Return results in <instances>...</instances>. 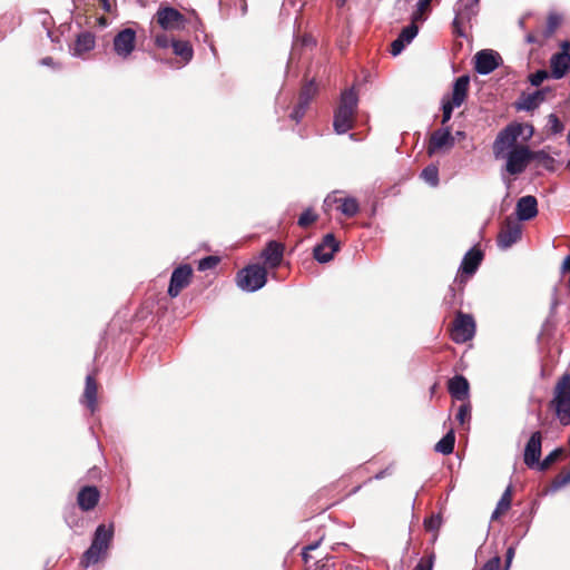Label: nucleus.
I'll list each match as a JSON object with an SVG mask.
<instances>
[{
    "instance_id": "nucleus-7",
    "label": "nucleus",
    "mask_w": 570,
    "mask_h": 570,
    "mask_svg": "<svg viewBox=\"0 0 570 570\" xmlns=\"http://www.w3.org/2000/svg\"><path fill=\"white\" fill-rule=\"evenodd\" d=\"M532 151L527 146H517L510 149L507 155L505 169L510 175H519L531 161Z\"/></svg>"
},
{
    "instance_id": "nucleus-60",
    "label": "nucleus",
    "mask_w": 570,
    "mask_h": 570,
    "mask_svg": "<svg viewBox=\"0 0 570 570\" xmlns=\"http://www.w3.org/2000/svg\"><path fill=\"white\" fill-rule=\"evenodd\" d=\"M240 1H242V8H240L242 16H244L247 12V4H246L245 0H240Z\"/></svg>"
},
{
    "instance_id": "nucleus-45",
    "label": "nucleus",
    "mask_w": 570,
    "mask_h": 570,
    "mask_svg": "<svg viewBox=\"0 0 570 570\" xmlns=\"http://www.w3.org/2000/svg\"><path fill=\"white\" fill-rule=\"evenodd\" d=\"M171 41L166 33H158L155 36V45L159 48H168L171 46Z\"/></svg>"
},
{
    "instance_id": "nucleus-19",
    "label": "nucleus",
    "mask_w": 570,
    "mask_h": 570,
    "mask_svg": "<svg viewBox=\"0 0 570 570\" xmlns=\"http://www.w3.org/2000/svg\"><path fill=\"white\" fill-rule=\"evenodd\" d=\"M550 91V88H543L531 94H522L520 101L517 105L518 109L525 111L534 110L546 100V96Z\"/></svg>"
},
{
    "instance_id": "nucleus-37",
    "label": "nucleus",
    "mask_w": 570,
    "mask_h": 570,
    "mask_svg": "<svg viewBox=\"0 0 570 570\" xmlns=\"http://www.w3.org/2000/svg\"><path fill=\"white\" fill-rule=\"evenodd\" d=\"M317 215L315 213H313V210L311 208H307L306 210H304L301 216L298 217V222L297 224L301 226V227H308L311 224H313L314 222H316L317 219Z\"/></svg>"
},
{
    "instance_id": "nucleus-9",
    "label": "nucleus",
    "mask_w": 570,
    "mask_h": 570,
    "mask_svg": "<svg viewBox=\"0 0 570 570\" xmlns=\"http://www.w3.org/2000/svg\"><path fill=\"white\" fill-rule=\"evenodd\" d=\"M474 69L479 75L487 76L494 71L503 60L499 52L492 49H483L474 56Z\"/></svg>"
},
{
    "instance_id": "nucleus-61",
    "label": "nucleus",
    "mask_w": 570,
    "mask_h": 570,
    "mask_svg": "<svg viewBox=\"0 0 570 570\" xmlns=\"http://www.w3.org/2000/svg\"><path fill=\"white\" fill-rule=\"evenodd\" d=\"M99 1L104 4L105 10L109 11V9H110L109 0H99Z\"/></svg>"
},
{
    "instance_id": "nucleus-31",
    "label": "nucleus",
    "mask_w": 570,
    "mask_h": 570,
    "mask_svg": "<svg viewBox=\"0 0 570 570\" xmlns=\"http://www.w3.org/2000/svg\"><path fill=\"white\" fill-rule=\"evenodd\" d=\"M479 1L480 0H468L466 2H463V0H461L458 3V16L470 19L472 16L476 13V7L479 4Z\"/></svg>"
},
{
    "instance_id": "nucleus-6",
    "label": "nucleus",
    "mask_w": 570,
    "mask_h": 570,
    "mask_svg": "<svg viewBox=\"0 0 570 570\" xmlns=\"http://www.w3.org/2000/svg\"><path fill=\"white\" fill-rule=\"evenodd\" d=\"M522 125L513 122L504 127L497 136L493 142V151L495 157L502 156V154L515 147L518 138L522 135Z\"/></svg>"
},
{
    "instance_id": "nucleus-38",
    "label": "nucleus",
    "mask_w": 570,
    "mask_h": 570,
    "mask_svg": "<svg viewBox=\"0 0 570 570\" xmlns=\"http://www.w3.org/2000/svg\"><path fill=\"white\" fill-rule=\"evenodd\" d=\"M219 257L218 256H213V255H209V256H206L202 259H199L198 262V271H207V269H212L214 267H216L219 263Z\"/></svg>"
},
{
    "instance_id": "nucleus-33",
    "label": "nucleus",
    "mask_w": 570,
    "mask_h": 570,
    "mask_svg": "<svg viewBox=\"0 0 570 570\" xmlns=\"http://www.w3.org/2000/svg\"><path fill=\"white\" fill-rule=\"evenodd\" d=\"M563 453L561 448L551 451L542 461L539 460V464H535V469L539 471L548 470L552 463H554Z\"/></svg>"
},
{
    "instance_id": "nucleus-3",
    "label": "nucleus",
    "mask_w": 570,
    "mask_h": 570,
    "mask_svg": "<svg viewBox=\"0 0 570 570\" xmlns=\"http://www.w3.org/2000/svg\"><path fill=\"white\" fill-rule=\"evenodd\" d=\"M470 77L466 75L460 76L453 83L451 95H444L441 100L442 109V125H445L452 117L454 108H459L468 97Z\"/></svg>"
},
{
    "instance_id": "nucleus-40",
    "label": "nucleus",
    "mask_w": 570,
    "mask_h": 570,
    "mask_svg": "<svg viewBox=\"0 0 570 570\" xmlns=\"http://www.w3.org/2000/svg\"><path fill=\"white\" fill-rule=\"evenodd\" d=\"M548 126L550 128V131L554 135L562 132V130L564 129L563 124L556 114H550L548 116Z\"/></svg>"
},
{
    "instance_id": "nucleus-16",
    "label": "nucleus",
    "mask_w": 570,
    "mask_h": 570,
    "mask_svg": "<svg viewBox=\"0 0 570 570\" xmlns=\"http://www.w3.org/2000/svg\"><path fill=\"white\" fill-rule=\"evenodd\" d=\"M518 220L525 222L538 215V202L532 195H527L518 199L515 205Z\"/></svg>"
},
{
    "instance_id": "nucleus-48",
    "label": "nucleus",
    "mask_w": 570,
    "mask_h": 570,
    "mask_svg": "<svg viewBox=\"0 0 570 570\" xmlns=\"http://www.w3.org/2000/svg\"><path fill=\"white\" fill-rule=\"evenodd\" d=\"M331 557H326L323 560H318L314 563L313 570H333L334 563H330Z\"/></svg>"
},
{
    "instance_id": "nucleus-22",
    "label": "nucleus",
    "mask_w": 570,
    "mask_h": 570,
    "mask_svg": "<svg viewBox=\"0 0 570 570\" xmlns=\"http://www.w3.org/2000/svg\"><path fill=\"white\" fill-rule=\"evenodd\" d=\"M449 392L452 397L463 401L469 395V382L462 375H455L449 381Z\"/></svg>"
},
{
    "instance_id": "nucleus-55",
    "label": "nucleus",
    "mask_w": 570,
    "mask_h": 570,
    "mask_svg": "<svg viewBox=\"0 0 570 570\" xmlns=\"http://www.w3.org/2000/svg\"><path fill=\"white\" fill-rule=\"evenodd\" d=\"M320 544H321V540L315 541L304 548H305V551H313V550L317 549L320 547Z\"/></svg>"
},
{
    "instance_id": "nucleus-4",
    "label": "nucleus",
    "mask_w": 570,
    "mask_h": 570,
    "mask_svg": "<svg viewBox=\"0 0 570 570\" xmlns=\"http://www.w3.org/2000/svg\"><path fill=\"white\" fill-rule=\"evenodd\" d=\"M267 282V271L259 264H253L240 269L236 275L237 286L244 292H256Z\"/></svg>"
},
{
    "instance_id": "nucleus-64",
    "label": "nucleus",
    "mask_w": 570,
    "mask_h": 570,
    "mask_svg": "<svg viewBox=\"0 0 570 570\" xmlns=\"http://www.w3.org/2000/svg\"><path fill=\"white\" fill-rule=\"evenodd\" d=\"M456 136L458 137H464V132L463 131H456Z\"/></svg>"
},
{
    "instance_id": "nucleus-57",
    "label": "nucleus",
    "mask_w": 570,
    "mask_h": 570,
    "mask_svg": "<svg viewBox=\"0 0 570 570\" xmlns=\"http://www.w3.org/2000/svg\"><path fill=\"white\" fill-rule=\"evenodd\" d=\"M302 559L305 561V562H308V560L311 559V556L308 554V551H305V548L303 549L302 551Z\"/></svg>"
},
{
    "instance_id": "nucleus-32",
    "label": "nucleus",
    "mask_w": 570,
    "mask_h": 570,
    "mask_svg": "<svg viewBox=\"0 0 570 570\" xmlns=\"http://www.w3.org/2000/svg\"><path fill=\"white\" fill-rule=\"evenodd\" d=\"M421 177L424 179L426 184L432 187H436L439 185V169L435 165L426 166L422 173Z\"/></svg>"
},
{
    "instance_id": "nucleus-34",
    "label": "nucleus",
    "mask_w": 570,
    "mask_h": 570,
    "mask_svg": "<svg viewBox=\"0 0 570 570\" xmlns=\"http://www.w3.org/2000/svg\"><path fill=\"white\" fill-rule=\"evenodd\" d=\"M316 86L314 83V80H311L308 83H306L301 92H299V98H298V102L299 104H303L304 106H307L309 105L312 98L314 97V95L316 94Z\"/></svg>"
},
{
    "instance_id": "nucleus-35",
    "label": "nucleus",
    "mask_w": 570,
    "mask_h": 570,
    "mask_svg": "<svg viewBox=\"0 0 570 570\" xmlns=\"http://www.w3.org/2000/svg\"><path fill=\"white\" fill-rule=\"evenodd\" d=\"M419 32V27L415 23H410L404 27L397 36L406 45L411 43Z\"/></svg>"
},
{
    "instance_id": "nucleus-58",
    "label": "nucleus",
    "mask_w": 570,
    "mask_h": 570,
    "mask_svg": "<svg viewBox=\"0 0 570 570\" xmlns=\"http://www.w3.org/2000/svg\"><path fill=\"white\" fill-rule=\"evenodd\" d=\"M561 48H562V51H561V52H569L570 43H569L568 41H564V42L561 45Z\"/></svg>"
},
{
    "instance_id": "nucleus-47",
    "label": "nucleus",
    "mask_w": 570,
    "mask_h": 570,
    "mask_svg": "<svg viewBox=\"0 0 570 570\" xmlns=\"http://www.w3.org/2000/svg\"><path fill=\"white\" fill-rule=\"evenodd\" d=\"M500 563H501L500 557L495 556V557L491 558L490 560H488L483 564V567L479 570H500Z\"/></svg>"
},
{
    "instance_id": "nucleus-52",
    "label": "nucleus",
    "mask_w": 570,
    "mask_h": 570,
    "mask_svg": "<svg viewBox=\"0 0 570 570\" xmlns=\"http://www.w3.org/2000/svg\"><path fill=\"white\" fill-rule=\"evenodd\" d=\"M432 0H419L417 3H416V9L419 11H425L429 9L430 7V3H431Z\"/></svg>"
},
{
    "instance_id": "nucleus-28",
    "label": "nucleus",
    "mask_w": 570,
    "mask_h": 570,
    "mask_svg": "<svg viewBox=\"0 0 570 570\" xmlns=\"http://www.w3.org/2000/svg\"><path fill=\"white\" fill-rule=\"evenodd\" d=\"M554 397H564L570 400V373L562 374L553 389Z\"/></svg>"
},
{
    "instance_id": "nucleus-23",
    "label": "nucleus",
    "mask_w": 570,
    "mask_h": 570,
    "mask_svg": "<svg viewBox=\"0 0 570 570\" xmlns=\"http://www.w3.org/2000/svg\"><path fill=\"white\" fill-rule=\"evenodd\" d=\"M95 43V36L91 32L85 31L79 33L72 48V56L80 57L82 53L92 50Z\"/></svg>"
},
{
    "instance_id": "nucleus-5",
    "label": "nucleus",
    "mask_w": 570,
    "mask_h": 570,
    "mask_svg": "<svg viewBox=\"0 0 570 570\" xmlns=\"http://www.w3.org/2000/svg\"><path fill=\"white\" fill-rule=\"evenodd\" d=\"M155 18L163 30H184L187 24L186 17L170 6L159 7Z\"/></svg>"
},
{
    "instance_id": "nucleus-56",
    "label": "nucleus",
    "mask_w": 570,
    "mask_h": 570,
    "mask_svg": "<svg viewBox=\"0 0 570 570\" xmlns=\"http://www.w3.org/2000/svg\"><path fill=\"white\" fill-rule=\"evenodd\" d=\"M40 63L42 66H53V59L51 57H45L41 59Z\"/></svg>"
},
{
    "instance_id": "nucleus-20",
    "label": "nucleus",
    "mask_w": 570,
    "mask_h": 570,
    "mask_svg": "<svg viewBox=\"0 0 570 570\" xmlns=\"http://www.w3.org/2000/svg\"><path fill=\"white\" fill-rule=\"evenodd\" d=\"M99 497H100V494L96 487H94V485L83 487L79 491L78 497H77L79 508L82 511L92 510L97 505V503L99 501Z\"/></svg>"
},
{
    "instance_id": "nucleus-10",
    "label": "nucleus",
    "mask_w": 570,
    "mask_h": 570,
    "mask_svg": "<svg viewBox=\"0 0 570 570\" xmlns=\"http://www.w3.org/2000/svg\"><path fill=\"white\" fill-rule=\"evenodd\" d=\"M114 51L122 59L128 58L136 46V31L131 28L120 30L112 41Z\"/></svg>"
},
{
    "instance_id": "nucleus-11",
    "label": "nucleus",
    "mask_w": 570,
    "mask_h": 570,
    "mask_svg": "<svg viewBox=\"0 0 570 570\" xmlns=\"http://www.w3.org/2000/svg\"><path fill=\"white\" fill-rule=\"evenodd\" d=\"M522 235V228L519 222L507 218L503 227L498 234L497 244L501 249H508L515 244Z\"/></svg>"
},
{
    "instance_id": "nucleus-53",
    "label": "nucleus",
    "mask_w": 570,
    "mask_h": 570,
    "mask_svg": "<svg viewBox=\"0 0 570 570\" xmlns=\"http://www.w3.org/2000/svg\"><path fill=\"white\" fill-rule=\"evenodd\" d=\"M421 20H424L423 18V11H419L417 9L412 13V22L411 23H415L417 21H421Z\"/></svg>"
},
{
    "instance_id": "nucleus-1",
    "label": "nucleus",
    "mask_w": 570,
    "mask_h": 570,
    "mask_svg": "<svg viewBox=\"0 0 570 570\" xmlns=\"http://www.w3.org/2000/svg\"><path fill=\"white\" fill-rule=\"evenodd\" d=\"M358 105V96L354 88L341 94L340 104L334 112L333 127L337 135L346 134L353 128L354 116Z\"/></svg>"
},
{
    "instance_id": "nucleus-26",
    "label": "nucleus",
    "mask_w": 570,
    "mask_h": 570,
    "mask_svg": "<svg viewBox=\"0 0 570 570\" xmlns=\"http://www.w3.org/2000/svg\"><path fill=\"white\" fill-rule=\"evenodd\" d=\"M171 47L174 53L180 57L185 62H189L193 59L194 50L188 41L173 40Z\"/></svg>"
},
{
    "instance_id": "nucleus-63",
    "label": "nucleus",
    "mask_w": 570,
    "mask_h": 570,
    "mask_svg": "<svg viewBox=\"0 0 570 570\" xmlns=\"http://www.w3.org/2000/svg\"><path fill=\"white\" fill-rule=\"evenodd\" d=\"M346 0H337L338 7H343L345 4Z\"/></svg>"
},
{
    "instance_id": "nucleus-59",
    "label": "nucleus",
    "mask_w": 570,
    "mask_h": 570,
    "mask_svg": "<svg viewBox=\"0 0 570 570\" xmlns=\"http://www.w3.org/2000/svg\"><path fill=\"white\" fill-rule=\"evenodd\" d=\"M525 40L529 43H533V42H535V37L533 35L529 33V35H527Z\"/></svg>"
},
{
    "instance_id": "nucleus-27",
    "label": "nucleus",
    "mask_w": 570,
    "mask_h": 570,
    "mask_svg": "<svg viewBox=\"0 0 570 570\" xmlns=\"http://www.w3.org/2000/svg\"><path fill=\"white\" fill-rule=\"evenodd\" d=\"M455 434L450 430L434 446L435 452L448 455L454 450Z\"/></svg>"
},
{
    "instance_id": "nucleus-21",
    "label": "nucleus",
    "mask_w": 570,
    "mask_h": 570,
    "mask_svg": "<svg viewBox=\"0 0 570 570\" xmlns=\"http://www.w3.org/2000/svg\"><path fill=\"white\" fill-rule=\"evenodd\" d=\"M483 259V253L475 247L470 248L461 262L460 271L466 275H473Z\"/></svg>"
},
{
    "instance_id": "nucleus-30",
    "label": "nucleus",
    "mask_w": 570,
    "mask_h": 570,
    "mask_svg": "<svg viewBox=\"0 0 570 570\" xmlns=\"http://www.w3.org/2000/svg\"><path fill=\"white\" fill-rule=\"evenodd\" d=\"M510 507H511V487H508L505 489V491L503 492V494L501 495V498L497 504V508L492 512L491 518L498 519L500 517V514L508 511L510 509Z\"/></svg>"
},
{
    "instance_id": "nucleus-54",
    "label": "nucleus",
    "mask_w": 570,
    "mask_h": 570,
    "mask_svg": "<svg viewBox=\"0 0 570 570\" xmlns=\"http://www.w3.org/2000/svg\"><path fill=\"white\" fill-rule=\"evenodd\" d=\"M334 203H340V198H336V197H332L331 195H328L325 199H324V206L325 207H331L332 204Z\"/></svg>"
},
{
    "instance_id": "nucleus-13",
    "label": "nucleus",
    "mask_w": 570,
    "mask_h": 570,
    "mask_svg": "<svg viewBox=\"0 0 570 570\" xmlns=\"http://www.w3.org/2000/svg\"><path fill=\"white\" fill-rule=\"evenodd\" d=\"M340 249V243L333 234H326L322 243L314 247L313 255L318 263H328L333 259L334 254Z\"/></svg>"
},
{
    "instance_id": "nucleus-14",
    "label": "nucleus",
    "mask_w": 570,
    "mask_h": 570,
    "mask_svg": "<svg viewBox=\"0 0 570 570\" xmlns=\"http://www.w3.org/2000/svg\"><path fill=\"white\" fill-rule=\"evenodd\" d=\"M541 448L542 434L540 431H535L531 434L524 448L523 461L528 468L534 469L535 464H539Z\"/></svg>"
},
{
    "instance_id": "nucleus-2",
    "label": "nucleus",
    "mask_w": 570,
    "mask_h": 570,
    "mask_svg": "<svg viewBox=\"0 0 570 570\" xmlns=\"http://www.w3.org/2000/svg\"><path fill=\"white\" fill-rule=\"evenodd\" d=\"M112 538L114 524H99L96 528L90 547L82 554L81 566L88 568L97 563L107 553Z\"/></svg>"
},
{
    "instance_id": "nucleus-62",
    "label": "nucleus",
    "mask_w": 570,
    "mask_h": 570,
    "mask_svg": "<svg viewBox=\"0 0 570 570\" xmlns=\"http://www.w3.org/2000/svg\"><path fill=\"white\" fill-rule=\"evenodd\" d=\"M309 43H312V39H311V38H305V39H304V45H306V46H307V45H309Z\"/></svg>"
},
{
    "instance_id": "nucleus-46",
    "label": "nucleus",
    "mask_w": 570,
    "mask_h": 570,
    "mask_svg": "<svg viewBox=\"0 0 570 570\" xmlns=\"http://www.w3.org/2000/svg\"><path fill=\"white\" fill-rule=\"evenodd\" d=\"M406 43L402 41L399 37L393 40L391 43V55L392 56H399L405 48Z\"/></svg>"
},
{
    "instance_id": "nucleus-36",
    "label": "nucleus",
    "mask_w": 570,
    "mask_h": 570,
    "mask_svg": "<svg viewBox=\"0 0 570 570\" xmlns=\"http://www.w3.org/2000/svg\"><path fill=\"white\" fill-rule=\"evenodd\" d=\"M531 160H538L547 169H553L554 159L544 150L532 151Z\"/></svg>"
},
{
    "instance_id": "nucleus-12",
    "label": "nucleus",
    "mask_w": 570,
    "mask_h": 570,
    "mask_svg": "<svg viewBox=\"0 0 570 570\" xmlns=\"http://www.w3.org/2000/svg\"><path fill=\"white\" fill-rule=\"evenodd\" d=\"M191 274L193 268L188 264L175 268L168 286V295L173 298L177 297L181 289L190 283Z\"/></svg>"
},
{
    "instance_id": "nucleus-15",
    "label": "nucleus",
    "mask_w": 570,
    "mask_h": 570,
    "mask_svg": "<svg viewBox=\"0 0 570 570\" xmlns=\"http://www.w3.org/2000/svg\"><path fill=\"white\" fill-rule=\"evenodd\" d=\"M455 144L454 137L451 135L450 127L436 129L432 132L428 145V154L432 156L438 150L448 147L452 148Z\"/></svg>"
},
{
    "instance_id": "nucleus-50",
    "label": "nucleus",
    "mask_w": 570,
    "mask_h": 570,
    "mask_svg": "<svg viewBox=\"0 0 570 570\" xmlns=\"http://www.w3.org/2000/svg\"><path fill=\"white\" fill-rule=\"evenodd\" d=\"M560 21H561V19H560L559 16L550 14L548 17V29H549V31L553 32L557 29V27L560 24Z\"/></svg>"
},
{
    "instance_id": "nucleus-51",
    "label": "nucleus",
    "mask_w": 570,
    "mask_h": 570,
    "mask_svg": "<svg viewBox=\"0 0 570 570\" xmlns=\"http://www.w3.org/2000/svg\"><path fill=\"white\" fill-rule=\"evenodd\" d=\"M515 549L514 547H509L505 553V567L507 569L510 567L512 559L514 557Z\"/></svg>"
},
{
    "instance_id": "nucleus-29",
    "label": "nucleus",
    "mask_w": 570,
    "mask_h": 570,
    "mask_svg": "<svg viewBox=\"0 0 570 570\" xmlns=\"http://www.w3.org/2000/svg\"><path fill=\"white\" fill-rule=\"evenodd\" d=\"M340 203L338 209L346 217H354L360 210L358 203L354 197L340 198Z\"/></svg>"
},
{
    "instance_id": "nucleus-42",
    "label": "nucleus",
    "mask_w": 570,
    "mask_h": 570,
    "mask_svg": "<svg viewBox=\"0 0 570 570\" xmlns=\"http://www.w3.org/2000/svg\"><path fill=\"white\" fill-rule=\"evenodd\" d=\"M434 553H430L425 559H421L413 570H432Z\"/></svg>"
},
{
    "instance_id": "nucleus-43",
    "label": "nucleus",
    "mask_w": 570,
    "mask_h": 570,
    "mask_svg": "<svg viewBox=\"0 0 570 570\" xmlns=\"http://www.w3.org/2000/svg\"><path fill=\"white\" fill-rule=\"evenodd\" d=\"M307 106H304L303 104L297 102L293 111L291 112L289 117L291 119L295 120L296 122H299L302 118L304 117L306 112Z\"/></svg>"
},
{
    "instance_id": "nucleus-39",
    "label": "nucleus",
    "mask_w": 570,
    "mask_h": 570,
    "mask_svg": "<svg viewBox=\"0 0 570 570\" xmlns=\"http://www.w3.org/2000/svg\"><path fill=\"white\" fill-rule=\"evenodd\" d=\"M549 77H551V75L547 70L539 69L529 76V81L531 86L539 87Z\"/></svg>"
},
{
    "instance_id": "nucleus-8",
    "label": "nucleus",
    "mask_w": 570,
    "mask_h": 570,
    "mask_svg": "<svg viewBox=\"0 0 570 570\" xmlns=\"http://www.w3.org/2000/svg\"><path fill=\"white\" fill-rule=\"evenodd\" d=\"M475 334V322L472 315L459 312L452 327V340L455 343H465Z\"/></svg>"
},
{
    "instance_id": "nucleus-49",
    "label": "nucleus",
    "mask_w": 570,
    "mask_h": 570,
    "mask_svg": "<svg viewBox=\"0 0 570 570\" xmlns=\"http://www.w3.org/2000/svg\"><path fill=\"white\" fill-rule=\"evenodd\" d=\"M470 416V407L469 405L466 404H462L460 407H459V411L456 413V420L463 424L466 420V417Z\"/></svg>"
},
{
    "instance_id": "nucleus-25",
    "label": "nucleus",
    "mask_w": 570,
    "mask_h": 570,
    "mask_svg": "<svg viewBox=\"0 0 570 570\" xmlns=\"http://www.w3.org/2000/svg\"><path fill=\"white\" fill-rule=\"evenodd\" d=\"M65 521L67 525L76 533H80V531L83 529L85 519L79 514L75 507H71L66 511Z\"/></svg>"
},
{
    "instance_id": "nucleus-24",
    "label": "nucleus",
    "mask_w": 570,
    "mask_h": 570,
    "mask_svg": "<svg viewBox=\"0 0 570 570\" xmlns=\"http://www.w3.org/2000/svg\"><path fill=\"white\" fill-rule=\"evenodd\" d=\"M83 399L88 409L94 412L97 405V383L91 374L86 377Z\"/></svg>"
},
{
    "instance_id": "nucleus-17",
    "label": "nucleus",
    "mask_w": 570,
    "mask_h": 570,
    "mask_svg": "<svg viewBox=\"0 0 570 570\" xmlns=\"http://www.w3.org/2000/svg\"><path fill=\"white\" fill-rule=\"evenodd\" d=\"M551 77L553 79L563 78L570 71V53L556 52L550 58Z\"/></svg>"
},
{
    "instance_id": "nucleus-41",
    "label": "nucleus",
    "mask_w": 570,
    "mask_h": 570,
    "mask_svg": "<svg viewBox=\"0 0 570 570\" xmlns=\"http://www.w3.org/2000/svg\"><path fill=\"white\" fill-rule=\"evenodd\" d=\"M570 482V471L567 473H561L554 478L552 481V489L559 490L567 485Z\"/></svg>"
},
{
    "instance_id": "nucleus-18",
    "label": "nucleus",
    "mask_w": 570,
    "mask_h": 570,
    "mask_svg": "<svg viewBox=\"0 0 570 570\" xmlns=\"http://www.w3.org/2000/svg\"><path fill=\"white\" fill-rule=\"evenodd\" d=\"M283 254L284 246L276 240H271L263 249L261 256L269 268H276L283 259Z\"/></svg>"
},
{
    "instance_id": "nucleus-44",
    "label": "nucleus",
    "mask_w": 570,
    "mask_h": 570,
    "mask_svg": "<svg viewBox=\"0 0 570 570\" xmlns=\"http://www.w3.org/2000/svg\"><path fill=\"white\" fill-rule=\"evenodd\" d=\"M442 520L440 515H431L424 521L425 528L430 531H435L441 527Z\"/></svg>"
}]
</instances>
